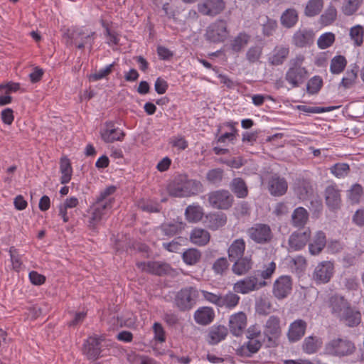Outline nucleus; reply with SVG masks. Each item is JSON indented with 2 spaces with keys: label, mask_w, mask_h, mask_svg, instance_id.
Listing matches in <instances>:
<instances>
[{
  "label": "nucleus",
  "mask_w": 364,
  "mask_h": 364,
  "mask_svg": "<svg viewBox=\"0 0 364 364\" xmlns=\"http://www.w3.org/2000/svg\"><path fill=\"white\" fill-rule=\"evenodd\" d=\"M200 181L188 178L187 176L178 175L168 185L170 196L178 198L190 197L203 191Z\"/></svg>",
  "instance_id": "f257e3e1"
},
{
  "label": "nucleus",
  "mask_w": 364,
  "mask_h": 364,
  "mask_svg": "<svg viewBox=\"0 0 364 364\" xmlns=\"http://www.w3.org/2000/svg\"><path fill=\"white\" fill-rule=\"evenodd\" d=\"M115 186H109L101 191L99 196H97L95 203L92 205V213L90 218V225H95L100 222L104 215L110 210L115 201L112 195L116 192Z\"/></svg>",
  "instance_id": "f03ea898"
},
{
  "label": "nucleus",
  "mask_w": 364,
  "mask_h": 364,
  "mask_svg": "<svg viewBox=\"0 0 364 364\" xmlns=\"http://www.w3.org/2000/svg\"><path fill=\"white\" fill-rule=\"evenodd\" d=\"M304 60V55L298 54L289 60L284 78L291 88L299 87L309 77L308 70L303 66Z\"/></svg>",
  "instance_id": "7ed1b4c3"
},
{
  "label": "nucleus",
  "mask_w": 364,
  "mask_h": 364,
  "mask_svg": "<svg viewBox=\"0 0 364 364\" xmlns=\"http://www.w3.org/2000/svg\"><path fill=\"white\" fill-rule=\"evenodd\" d=\"M327 355L344 358L350 356L356 350L355 344L346 336L333 337L326 343L324 347Z\"/></svg>",
  "instance_id": "20e7f679"
},
{
  "label": "nucleus",
  "mask_w": 364,
  "mask_h": 364,
  "mask_svg": "<svg viewBox=\"0 0 364 364\" xmlns=\"http://www.w3.org/2000/svg\"><path fill=\"white\" fill-rule=\"evenodd\" d=\"M230 36L228 22L224 19H217L206 28L205 39L211 43H223Z\"/></svg>",
  "instance_id": "39448f33"
},
{
  "label": "nucleus",
  "mask_w": 364,
  "mask_h": 364,
  "mask_svg": "<svg viewBox=\"0 0 364 364\" xmlns=\"http://www.w3.org/2000/svg\"><path fill=\"white\" fill-rule=\"evenodd\" d=\"M198 296V291L193 287L181 289L176 295L174 304L181 311H188L193 307Z\"/></svg>",
  "instance_id": "423d86ee"
},
{
  "label": "nucleus",
  "mask_w": 364,
  "mask_h": 364,
  "mask_svg": "<svg viewBox=\"0 0 364 364\" xmlns=\"http://www.w3.org/2000/svg\"><path fill=\"white\" fill-rule=\"evenodd\" d=\"M210 205L215 209L228 210L233 203L234 198L228 190H218L208 194Z\"/></svg>",
  "instance_id": "0eeeda50"
},
{
  "label": "nucleus",
  "mask_w": 364,
  "mask_h": 364,
  "mask_svg": "<svg viewBox=\"0 0 364 364\" xmlns=\"http://www.w3.org/2000/svg\"><path fill=\"white\" fill-rule=\"evenodd\" d=\"M250 238L257 244L264 245L270 242L273 233L270 226L264 223H256L247 231Z\"/></svg>",
  "instance_id": "6e6552de"
},
{
  "label": "nucleus",
  "mask_w": 364,
  "mask_h": 364,
  "mask_svg": "<svg viewBox=\"0 0 364 364\" xmlns=\"http://www.w3.org/2000/svg\"><path fill=\"white\" fill-rule=\"evenodd\" d=\"M267 285L264 280L259 281L255 276L247 277L242 279L238 280L233 285L235 292L242 294H247Z\"/></svg>",
  "instance_id": "1a4fd4ad"
},
{
  "label": "nucleus",
  "mask_w": 364,
  "mask_h": 364,
  "mask_svg": "<svg viewBox=\"0 0 364 364\" xmlns=\"http://www.w3.org/2000/svg\"><path fill=\"white\" fill-rule=\"evenodd\" d=\"M334 274V264L331 261L319 262L312 274V279L316 284L328 283Z\"/></svg>",
  "instance_id": "9d476101"
},
{
  "label": "nucleus",
  "mask_w": 364,
  "mask_h": 364,
  "mask_svg": "<svg viewBox=\"0 0 364 364\" xmlns=\"http://www.w3.org/2000/svg\"><path fill=\"white\" fill-rule=\"evenodd\" d=\"M293 282L290 276L282 275L273 284L272 294L279 300L287 298L292 291Z\"/></svg>",
  "instance_id": "9b49d317"
},
{
  "label": "nucleus",
  "mask_w": 364,
  "mask_h": 364,
  "mask_svg": "<svg viewBox=\"0 0 364 364\" xmlns=\"http://www.w3.org/2000/svg\"><path fill=\"white\" fill-rule=\"evenodd\" d=\"M136 265L143 272L160 277L169 274L171 270L168 264L159 261L141 262Z\"/></svg>",
  "instance_id": "f8f14e48"
},
{
  "label": "nucleus",
  "mask_w": 364,
  "mask_h": 364,
  "mask_svg": "<svg viewBox=\"0 0 364 364\" xmlns=\"http://www.w3.org/2000/svg\"><path fill=\"white\" fill-rule=\"evenodd\" d=\"M315 33L311 28H300L291 38L292 44L300 48L311 46L314 42Z\"/></svg>",
  "instance_id": "ddd939ff"
},
{
  "label": "nucleus",
  "mask_w": 364,
  "mask_h": 364,
  "mask_svg": "<svg viewBox=\"0 0 364 364\" xmlns=\"http://www.w3.org/2000/svg\"><path fill=\"white\" fill-rule=\"evenodd\" d=\"M311 237V230L306 228L301 231L300 230L294 231L289 237L288 245L290 251H299L302 250L309 240Z\"/></svg>",
  "instance_id": "4468645a"
},
{
  "label": "nucleus",
  "mask_w": 364,
  "mask_h": 364,
  "mask_svg": "<svg viewBox=\"0 0 364 364\" xmlns=\"http://www.w3.org/2000/svg\"><path fill=\"white\" fill-rule=\"evenodd\" d=\"M100 135L105 143H113L116 141H122L125 133L119 127H116L114 122L109 121L105 123Z\"/></svg>",
  "instance_id": "2eb2a0df"
},
{
  "label": "nucleus",
  "mask_w": 364,
  "mask_h": 364,
  "mask_svg": "<svg viewBox=\"0 0 364 364\" xmlns=\"http://www.w3.org/2000/svg\"><path fill=\"white\" fill-rule=\"evenodd\" d=\"M225 7L223 0H203L198 4V10L203 15L215 16L220 14Z\"/></svg>",
  "instance_id": "dca6fc26"
},
{
  "label": "nucleus",
  "mask_w": 364,
  "mask_h": 364,
  "mask_svg": "<svg viewBox=\"0 0 364 364\" xmlns=\"http://www.w3.org/2000/svg\"><path fill=\"white\" fill-rule=\"evenodd\" d=\"M326 204L332 210L340 208L341 204V190L336 184L328 186L324 191Z\"/></svg>",
  "instance_id": "f3484780"
},
{
  "label": "nucleus",
  "mask_w": 364,
  "mask_h": 364,
  "mask_svg": "<svg viewBox=\"0 0 364 364\" xmlns=\"http://www.w3.org/2000/svg\"><path fill=\"white\" fill-rule=\"evenodd\" d=\"M247 326V316L240 311L230 316L229 319V329L235 336H240L244 333Z\"/></svg>",
  "instance_id": "a211bd4d"
},
{
  "label": "nucleus",
  "mask_w": 364,
  "mask_h": 364,
  "mask_svg": "<svg viewBox=\"0 0 364 364\" xmlns=\"http://www.w3.org/2000/svg\"><path fill=\"white\" fill-rule=\"evenodd\" d=\"M263 333L269 341L277 339L282 333L280 318L277 316H269L264 326Z\"/></svg>",
  "instance_id": "6ab92c4d"
},
{
  "label": "nucleus",
  "mask_w": 364,
  "mask_h": 364,
  "mask_svg": "<svg viewBox=\"0 0 364 364\" xmlns=\"http://www.w3.org/2000/svg\"><path fill=\"white\" fill-rule=\"evenodd\" d=\"M327 306L331 309V314L337 317L341 316L342 314L350 306V304L342 296L333 294L326 301Z\"/></svg>",
  "instance_id": "aec40b11"
},
{
  "label": "nucleus",
  "mask_w": 364,
  "mask_h": 364,
  "mask_svg": "<svg viewBox=\"0 0 364 364\" xmlns=\"http://www.w3.org/2000/svg\"><path fill=\"white\" fill-rule=\"evenodd\" d=\"M100 340L93 336L89 337L83 344L82 352L89 360H97L101 353Z\"/></svg>",
  "instance_id": "412c9836"
},
{
  "label": "nucleus",
  "mask_w": 364,
  "mask_h": 364,
  "mask_svg": "<svg viewBox=\"0 0 364 364\" xmlns=\"http://www.w3.org/2000/svg\"><path fill=\"white\" fill-rule=\"evenodd\" d=\"M227 223V216L222 212L210 213L205 216L203 223L211 230H217Z\"/></svg>",
  "instance_id": "4be33fe9"
},
{
  "label": "nucleus",
  "mask_w": 364,
  "mask_h": 364,
  "mask_svg": "<svg viewBox=\"0 0 364 364\" xmlns=\"http://www.w3.org/2000/svg\"><path fill=\"white\" fill-rule=\"evenodd\" d=\"M309 219V213L307 210L304 207H298L291 213V225L299 230H304Z\"/></svg>",
  "instance_id": "5701e85b"
},
{
  "label": "nucleus",
  "mask_w": 364,
  "mask_h": 364,
  "mask_svg": "<svg viewBox=\"0 0 364 364\" xmlns=\"http://www.w3.org/2000/svg\"><path fill=\"white\" fill-rule=\"evenodd\" d=\"M288 184L285 178L277 176H272L269 181V191L274 196H281L286 193Z\"/></svg>",
  "instance_id": "b1692460"
},
{
  "label": "nucleus",
  "mask_w": 364,
  "mask_h": 364,
  "mask_svg": "<svg viewBox=\"0 0 364 364\" xmlns=\"http://www.w3.org/2000/svg\"><path fill=\"white\" fill-rule=\"evenodd\" d=\"M289 54L288 46L279 45L275 46L272 55L269 58L268 62L272 65H280L284 63Z\"/></svg>",
  "instance_id": "393cba45"
},
{
  "label": "nucleus",
  "mask_w": 364,
  "mask_h": 364,
  "mask_svg": "<svg viewBox=\"0 0 364 364\" xmlns=\"http://www.w3.org/2000/svg\"><path fill=\"white\" fill-rule=\"evenodd\" d=\"M306 326V321L301 319H297L291 323L288 331L289 341L295 342L300 340L305 333Z\"/></svg>",
  "instance_id": "a878e982"
},
{
  "label": "nucleus",
  "mask_w": 364,
  "mask_h": 364,
  "mask_svg": "<svg viewBox=\"0 0 364 364\" xmlns=\"http://www.w3.org/2000/svg\"><path fill=\"white\" fill-rule=\"evenodd\" d=\"M215 318V311L212 307L203 306L194 313V319L200 325L210 324Z\"/></svg>",
  "instance_id": "bb28decb"
},
{
  "label": "nucleus",
  "mask_w": 364,
  "mask_h": 364,
  "mask_svg": "<svg viewBox=\"0 0 364 364\" xmlns=\"http://www.w3.org/2000/svg\"><path fill=\"white\" fill-rule=\"evenodd\" d=\"M228 333V328L223 325H214L208 331V341L211 345H216L223 341Z\"/></svg>",
  "instance_id": "cd10ccee"
},
{
  "label": "nucleus",
  "mask_w": 364,
  "mask_h": 364,
  "mask_svg": "<svg viewBox=\"0 0 364 364\" xmlns=\"http://www.w3.org/2000/svg\"><path fill=\"white\" fill-rule=\"evenodd\" d=\"M184 227L185 224L183 222L174 221L161 224L158 230L161 231L162 236L170 237L179 234Z\"/></svg>",
  "instance_id": "c85d7f7f"
},
{
  "label": "nucleus",
  "mask_w": 364,
  "mask_h": 364,
  "mask_svg": "<svg viewBox=\"0 0 364 364\" xmlns=\"http://www.w3.org/2000/svg\"><path fill=\"white\" fill-rule=\"evenodd\" d=\"M190 240L196 245L203 247L210 242V234L205 229L195 228L190 234Z\"/></svg>",
  "instance_id": "c756f323"
},
{
  "label": "nucleus",
  "mask_w": 364,
  "mask_h": 364,
  "mask_svg": "<svg viewBox=\"0 0 364 364\" xmlns=\"http://www.w3.org/2000/svg\"><path fill=\"white\" fill-rule=\"evenodd\" d=\"M249 341L244 343L237 350V354L241 356L250 357L256 353L262 347V343L258 339L248 338Z\"/></svg>",
  "instance_id": "7c9ffc66"
},
{
  "label": "nucleus",
  "mask_w": 364,
  "mask_h": 364,
  "mask_svg": "<svg viewBox=\"0 0 364 364\" xmlns=\"http://www.w3.org/2000/svg\"><path fill=\"white\" fill-rule=\"evenodd\" d=\"M339 318L348 327L357 326L361 321L360 313L354 311L350 306L346 309Z\"/></svg>",
  "instance_id": "2f4dec72"
},
{
  "label": "nucleus",
  "mask_w": 364,
  "mask_h": 364,
  "mask_svg": "<svg viewBox=\"0 0 364 364\" xmlns=\"http://www.w3.org/2000/svg\"><path fill=\"white\" fill-rule=\"evenodd\" d=\"M326 244V235L322 231H318L314 237L312 242L309 245L311 255H317L323 250Z\"/></svg>",
  "instance_id": "473e14b6"
},
{
  "label": "nucleus",
  "mask_w": 364,
  "mask_h": 364,
  "mask_svg": "<svg viewBox=\"0 0 364 364\" xmlns=\"http://www.w3.org/2000/svg\"><path fill=\"white\" fill-rule=\"evenodd\" d=\"M299 21L297 11L294 8L286 9L280 16L281 25L286 28H291L296 26Z\"/></svg>",
  "instance_id": "72a5a7b5"
},
{
  "label": "nucleus",
  "mask_w": 364,
  "mask_h": 364,
  "mask_svg": "<svg viewBox=\"0 0 364 364\" xmlns=\"http://www.w3.org/2000/svg\"><path fill=\"white\" fill-rule=\"evenodd\" d=\"M294 191L299 199L306 200L313 193L311 183L305 179H298L294 183Z\"/></svg>",
  "instance_id": "f704fd0d"
},
{
  "label": "nucleus",
  "mask_w": 364,
  "mask_h": 364,
  "mask_svg": "<svg viewBox=\"0 0 364 364\" xmlns=\"http://www.w3.org/2000/svg\"><path fill=\"white\" fill-rule=\"evenodd\" d=\"M234 261L235 263L232 267V270L233 273L237 275H244L247 274L252 267V261L250 257H241Z\"/></svg>",
  "instance_id": "c9c22d12"
},
{
  "label": "nucleus",
  "mask_w": 364,
  "mask_h": 364,
  "mask_svg": "<svg viewBox=\"0 0 364 364\" xmlns=\"http://www.w3.org/2000/svg\"><path fill=\"white\" fill-rule=\"evenodd\" d=\"M245 247L246 244L243 239L240 238L234 240L228 250L230 260L232 262L242 257Z\"/></svg>",
  "instance_id": "e433bc0d"
},
{
  "label": "nucleus",
  "mask_w": 364,
  "mask_h": 364,
  "mask_svg": "<svg viewBox=\"0 0 364 364\" xmlns=\"http://www.w3.org/2000/svg\"><path fill=\"white\" fill-rule=\"evenodd\" d=\"M251 36L245 32H240L230 43V48L235 53H240L247 45Z\"/></svg>",
  "instance_id": "4c0bfd02"
},
{
  "label": "nucleus",
  "mask_w": 364,
  "mask_h": 364,
  "mask_svg": "<svg viewBox=\"0 0 364 364\" xmlns=\"http://www.w3.org/2000/svg\"><path fill=\"white\" fill-rule=\"evenodd\" d=\"M234 291H228L225 295H221L219 307H224L230 310L235 309L240 301V297Z\"/></svg>",
  "instance_id": "58836bf2"
},
{
  "label": "nucleus",
  "mask_w": 364,
  "mask_h": 364,
  "mask_svg": "<svg viewBox=\"0 0 364 364\" xmlns=\"http://www.w3.org/2000/svg\"><path fill=\"white\" fill-rule=\"evenodd\" d=\"M204 215L203 208L198 204L188 205L185 210L186 220L190 223H198Z\"/></svg>",
  "instance_id": "ea45409f"
},
{
  "label": "nucleus",
  "mask_w": 364,
  "mask_h": 364,
  "mask_svg": "<svg viewBox=\"0 0 364 364\" xmlns=\"http://www.w3.org/2000/svg\"><path fill=\"white\" fill-rule=\"evenodd\" d=\"M60 171L61 173L60 183L62 184L68 183L70 181L73 175V168L68 158L65 156L60 159Z\"/></svg>",
  "instance_id": "a19ab883"
},
{
  "label": "nucleus",
  "mask_w": 364,
  "mask_h": 364,
  "mask_svg": "<svg viewBox=\"0 0 364 364\" xmlns=\"http://www.w3.org/2000/svg\"><path fill=\"white\" fill-rule=\"evenodd\" d=\"M230 187L231 191L239 198H244L248 194L247 186L241 178H235L232 180Z\"/></svg>",
  "instance_id": "79ce46f5"
},
{
  "label": "nucleus",
  "mask_w": 364,
  "mask_h": 364,
  "mask_svg": "<svg viewBox=\"0 0 364 364\" xmlns=\"http://www.w3.org/2000/svg\"><path fill=\"white\" fill-rule=\"evenodd\" d=\"M322 346V340L316 336L306 337L303 343V350L308 353L312 354L316 353Z\"/></svg>",
  "instance_id": "37998d69"
},
{
  "label": "nucleus",
  "mask_w": 364,
  "mask_h": 364,
  "mask_svg": "<svg viewBox=\"0 0 364 364\" xmlns=\"http://www.w3.org/2000/svg\"><path fill=\"white\" fill-rule=\"evenodd\" d=\"M358 67L355 65L350 70H347L346 76L342 78L339 84L340 87L344 89L351 88L355 83L358 77Z\"/></svg>",
  "instance_id": "c03bdc74"
},
{
  "label": "nucleus",
  "mask_w": 364,
  "mask_h": 364,
  "mask_svg": "<svg viewBox=\"0 0 364 364\" xmlns=\"http://www.w3.org/2000/svg\"><path fill=\"white\" fill-rule=\"evenodd\" d=\"M201 252L197 249L190 248L186 250L182 255L183 262L188 265H195L201 259Z\"/></svg>",
  "instance_id": "a18cd8bd"
},
{
  "label": "nucleus",
  "mask_w": 364,
  "mask_h": 364,
  "mask_svg": "<svg viewBox=\"0 0 364 364\" xmlns=\"http://www.w3.org/2000/svg\"><path fill=\"white\" fill-rule=\"evenodd\" d=\"M363 0H344L341 6V11L346 16L354 14L360 9Z\"/></svg>",
  "instance_id": "49530a36"
},
{
  "label": "nucleus",
  "mask_w": 364,
  "mask_h": 364,
  "mask_svg": "<svg viewBox=\"0 0 364 364\" xmlns=\"http://www.w3.org/2000/svg\"><path fill=\"white\" fill-rule=\"evenodd\" d=\"M139 208L147 213H159L161 210V204L156 201L150 199H142L138 203Z\"/></svg>",
  "instance_id": "de8ad7c7"
},
{
  "label": "nucleus",
  "mask_w": 364,
  "mask_h": 364,
  "mask_svg": "<svg viewBox=\"0 0 364 364\" xmlns=\"http://www.w3.org/2000/svg\"><path fill=\"white\" fill-rule=\"evenodd\" d=\"M323 0H309L304 10L306 16L312 17L318 15L323 9Z\"/></svg>",
  "instance_id": "09e8293b"
},
{
  "label": "nucleus",
  "mask_w": 364,
  "mask_h": 364,
  "mask_svg": "<svg viewBox=\"0 0 364 364\" xmlns=\"http://www.w3.org/2000/svg\"><path fill=\"white\" fill-rule=\"evenodd\" d=\"M347 65V60L343 55H336L331 60L330 70L334 75L341 73Z\"/></svg>",
  "instance_id": "8fccbe9b"
},
{
  "label": "nucleus",
  "mask_w": 364,
  "mask_h": 364,
  "mask_svg": "<svg viewBox=\"0 0 364 364\" xmlns=\"http://www.w3.org/2000/svg\"><path fill=\"white\" fill-rule=\"evenodd\" d=\"M363 196V188L358 183L353 184L348 191V198L353 204L359 203Z\"/></svg>",
  "instance_id": "3c124183"
},
{
  "label": "nucleus",
  "mask_w": 364,
  "mask_h": 364,
  "mask_svg": "<svg viewBox=\"0 0 364 364\" xmlns=\"http://www.w3.org/2000/svg\"><path fill=\"white\" fill-rule=\"evenodd\" d=\"M323 86V80L318 75L311 77L307 82L306 90L310 95L317 94Z\"/></svg>",
  "instance_id": "603ef678"
},
{
  "label": "nucleus",
  "mask_w": 364,
  "mask_h": 364,
  "mask_svg": "<svg viewBox=\"0 0 364 364\" xmlns=\"http://www.w3.org/2000/svg\"><path fill=\"white\" fill-rule=\"evenodd\" d=\"M335 34L331 32H326L319 36L317 40V45L320 49H326L331 47L335 42Z\"/></svg>",
  "instance_id": "864d4df0"
},
{
  "label": "nucleus",
  "mask_w": 364,
  "mask_h": 364,
  "mask_svg": "<svg viewBox=\"0 0 364 364\" xmlns=\"http://www.w3.org/2000/svg\"><path fill=\"white\" fill-rule=\"evenodd\" d=\"M206 178L210 183L219 186L223 179V170L220 168L209 170Z\"/></svg>",
  "instance_id": "5fc2aeb1"
},
{
  "label": "nucleus",
  "mask_w": 364,
  "mask_h": 364,
  "mask_svg": "<svg viewBox=\"0 0 364 364\" xmlns=\"http://www.w3.org/2000/svg\"><path fill=\"white\" fill-rule=\"evenodd\" d=\"M85 32L81 29L73 30L71 32H68L65 35L70 40V43H73L76 46L78 49H83L85 45H87L88 41L78 42L80 37L83 36Z\"/></svg>",
  "instance_id": "6e6d98bb"
},
{
  "label": "nucleus",
  "mask_w": 364,
  "mask_h": 364,
  "mask_svg": "<svg viewBox=\"0 0 364 364\" xmlns=\"http://www.w3.org/2000/svg\"><path fill=\"white\" fill-rule=\"evenodd\" d=\"M337 17L336 6L331 4L325 12L321 16V23L326 26L332 23Z\"/></svg>",
  "instance_id": "4d7b16f0"
},
{
  "label": "nucleus",
  "mask_w": 364,
  "mask_h": 364,
  "mask_svg": "<svg viewBox=\"0 0 364 364\" xmlns=\"http://www.w3.org/2000/svg\"><path fill=\"white\" fill-rule=\"evenodd\" d=\"M262 54V47L257 45L249 48L246 53V58L250 63L257 62Z\"/></svg>",
  "instance_id": "13d9d810"
},
{
  "label": "nucleus",
  "mask_w": 364,
  "mask_h": 364,
  "mask_svg": "<svg viewBox=\"0 0 364 364\" xmlns=\"http://www.w3.org/2000/svg\"><path fill=\"white\" fill-rule=\"evenodd\" d=\"M364 28L360 25L353 26L350 30V36L358 46L362 45L363 42Z\"/></svg>",
  "instance_id": "bf43d9fd"
},
{
  "label": "nucleus",
  "mask_w": 364,
  "mask_h": 364,
  "mask_svg": "<svg viewBox=\"0 0 364 364\" xmlns=\"http://www.w3.org/2000/svg\"><path fill=\"white\" fill-rule=\"evenodd\" d=\"M350 171V167L348 164L338 163L331 168V172L337 178H343L346 176Z\"/></svg>",
  "instance_id": "052dcab7"
},
{
  "label": "nucleus",
  "mask_w": 364,
  "mask_h": 364,
  "mask_svg": "<svg viewBox=\"0 0 364 364\" xmlns=\"http://www.w3.org/2000/svg\"><path fill=\"white\" fill-rule=\"evenodd\" d=\"M277 28L276 20L267 18V21L262 26V33L264 36H271L273 35Z\"/></svg>",
  "instance_id": "680f3d73"
},
{
  "label": "nucleus",
  "mask_w": 364,
  "mask_h": 364,
  "mask_svg": "<svg viewBox=\"0 0 364 364\" xmlns=\"http://www.w3.org/2000/svg\"><path fill=\"white\" fill-rule=\"evenodd\" d=\"M272 304L267 299H260L256 304V311L260 315H267L271 312Z\"/></svg>",
  "instance_id": "e2e57ef3"
},
{
  "label": "nucleus",
  "mask_w": 364,
  "mask_h": 364,
  "mask_svg": "<svg viewBox=\"0 0 364 364\" xmlns=\"http://www.w3.org/2000/svg\"><path fill=\"white\" fill-rule=\"evenodd\" d=\"M229 266L228 259L225 257H220L218 259L213 265V269L215 273L218 274H223V273L228 269Z\"/></svg>",
  "instance_id": "0e129e2a"
},
{
  "label": "nucleus",
  "mask_w": 364,
  "mask_h": 364,
  "mask_svg": "<svg viewBox=\"0 0 364 364\" xmlns=\"http://www.w3.org/2000/svg\"><path fill=\"white\" fill-rule=\"evenodd\" d=\"M114 65V63H113L112 64L107 65L105 68L99 70L95 73L92 75L91 78L94 81H97L106 77L112 72Z\"/></svg>",
  "instance_id": "69168bd1"
},
{
  "label": "nucleus",
  "mask_w": 364,
  "mask_h": 364,
  "mask_svg": "<svg viewBox=\"0 0 364 364\" xmlns=\"http://www.w3.org/2000/svg\"><path fill=\"white\" fill-rule=\"evenodd\" d=\"M9 254L13 269L16 272L20 271L22 262L19 255L17 254L16 250L14 247H10Z\"/></svg>",
  "instance_id": "338daca9"
},
{
  "label": "nucleus",
  "mask_w": 364,
  "mask_h": 364,
  "mask_svg": "<svg viewBox=\"0 0 364 364\" xmlns=\"http://www.w3.org/2000/svg\"><path fill=\"white\" fill-rule=\"evenodd\" d=\"M291 262L294 264L291 268H294L298 273L302 272L306 267V260L303 256L299 255L293 258Z\"/></svg>",
  "instance_id": "774afa93"
}]
</instances>
